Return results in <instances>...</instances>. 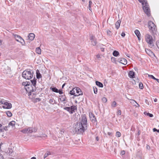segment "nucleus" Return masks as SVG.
<instances>
[{
  "mask_svg": "<svg viewBox=\"0 0 159 159\" xmlns=\"http://www.w3.org/2000/svg\"><path fill=\"white\" fill-rule=\"evenodd\" d=\"M2 41L0 39V46L1 45H2Z\"/></svg>",
  "mask_w": 159,
  "mask_h": 159,
  "instance_id": "obj_58",
  "label": "nucleus"
},
{
  "mask_svg": "<svg viewBox=\"0 0 159 159\" xmlns=\"http://www.w3.org/2000/svg\"><path fill=\"white\" fill-rule=\"evenodd\" d=\"M147 149H149L150 148V147L149 146H147Z\"/></svg>",
  "mask_w": 159,
  "mask_h": 159,
  "instance_id": "obj_60",
  "label": "nucleus"
},
{
  "mask_svg": "<svg viewBox=\"0 0 159 159\" xmlns=\"http://www.w3.org/2000/svg\"><path fill=\"white\" fill-rule=\"evenodd\" d=\"M156 44L157 47L159 48V40L157 42Z\"/></svg>",
  "mask_w": 159,
  "mask_h": 159,
  "instance_id": "obj_47",
  "label": "nucleus"
},
{
  "mask_svg": "<svg viewBox=\"0 0 159 159\" xmlns=\"http://www.w3.org/2000/svg\"><path fill=\"white\" fill-rule=\"evenodd\" d=\"M51 153L50 152H48L47 153L45 154L44 156V158L45 159L49 155H50Z\"/></svg>",
  "mask_w": 159,
  "mask_h": 159,
  "instance_id": "obj_36",
  "label": "nucleus"
},
{
  "mask_svg": "<svg viewBox=\"0 0 159 159\" xmlns=\"http://www.w3.org/2000/svg\"><path fill=\"white\" fill-rule=\"evenodd\" d=\"M43 136L44 137H45L47 136V135L45 134H43Z\"/></svg>",
  "mask_w": 159,
  "mask_h": 159,
  "instance_id": "obj_61",
  "label": "nucleus"
},
{
  "mask_svg": "<svg viewBox=\"0 0 159 159\" xmlns=\"http://www.w3.org/2000/svg\"><path fill=\"white\" fill-rule=\"evenodd\" d=\"M98 58H100V56L99 54H98L96 56Z\"/></svg>",
  "mask_w": 159,
  "mask_h": 159,
  "instance_id": "obj_52",
  "label": "nucleus"
},
{
  "mask_svg": "<svg viewBox=\"0 0 159 159\" xmlns=\"http://www.w3.org/2000/svg\"><path fill=\"white\" fill-rule=\"evenodd\" d=\"M58 93L60 94H61L63 93V92L62 90H58Z\"/></svg>",
  "mask_w": 159,
  "mask_h": 159,
  "instance_id": "obj_46",
  "label": "nucleus"
},
{
  "mask_svg": "<svg viewBox=\"0 0 159 159\" xmlns=\"http://www.w3.org/2000/svg\"><path fill=\"white\" fill-rule=\"evenodd\" d=\"M89 6H91V5H92V2H91V0H89Z\"/></svg>",
  "mask_w": 159,
  "mask_h": 159,
  "instance_id": "obj_50",
  "label": "nucleus"
},
{
  "mask_svg": "<svg viewBox=\"0 0 159 159\" xmlns=\"http://www.w3.org/2000/svg\"><path fill=\"white\" fill-rule=\"evenodd\" d=\"M116 103L115 101H114L112 102L111 104V106L112 107H116Z\"/></svg>",
  "mask_w": 159,
  "mask_h": 159,
  "instance_id": "obj_31",
  "label": "nucleus"
},
{
  "mask_svg": "<svg viewBox=\"0 0 159 159\" xmlns=\"http://www.w3.org/2000/svg\"><path fill=\"white\" fill-rule=\"evenodd\" d=\"M107 32L108 35H111V32L109 30H107Z\"/></svg>",
  "mask_w": 159,
  "mask_h": 159,
  "instance_id": "obj_41",
  "label": "nucleus"
},
{
  "mask_svg": "<svg viewBox=\"0 0 159 159\" xmlns=\"http://www.w3.org/2000/svg\"><path fill=\"white\" fill-rule=\"evenodd\" d=\"M94 92L95 94H97L98 93V90L96 88L93 87Z\"/></svg>",
  "mask_w": 159,
  "mask_h": 159,
  "instance_id": "obj_40",
  "label": "nucleus"
},
{
  "mask_svg": "<svg viewBox=\"0 0 159 159\" xmlns=\"http://www.w3.org/2000/svg\"><path fill=\"white\" fill-rule=\"evenodd\" d=\"M107 134L109 135H111L112 134V133L111 132H108Z\"/></svg>",
  "mask_w": 159,
  "mask_h": 159,
  "instance_id": "obj_53",
  "label": "nucleus"
},
{
  "mask_svg": "<svg viewBox=\"0 0 159 159\" xmlns=\"http://www.w3.org/2000/svg\"><path fill=\"white\" fill-rule=\"evenodd\" d=\"M121 36L123 37H124L125 36V33L124 32H122L121 33Z\"/></svg>",
  "mask_w": 159,
  "mask_h": 159,
  "instance_id": "obj_48",
  "label": "nucleus"
},
{
  "mask_svg": "<svg viewBox=\"0 0 159 159\" xmlns=\"http://www.w3.org/2000/svg\"><path fill=\"white\" fill-rule=\"evenodd\" d=\"M125 153V151L124 150L122 151L120 153V154L121 155H124Z\"/></svg>",
  "mask_w": 159,
  "mask_h": 159,
  "instance_id": "obj_42",
  "label": "nucleus"
},
{
  "mask_svg": "<svg viewBox=\"0 0 159 159\" xmlns=\"http://www.w3.org/2000/svg\"><path fill=\"white\" fill-rule=\"evenodd\" d=\"M131 100L132 101H133L134 102L136 103L137 105V106H136V107H139V105L138 103H137V102H136V101H134V100Z\"/></svg>",
  "mask_w": 159,
  "mask_h": 159,
  "instance_id": "obj_49",
  "label": "nucleus"
},
{
  "mask_svg": "<svg viewBox=\"0 0 159 159\" xmlns=\"http://www.w3.org/2000/svg\"><path fill=\"white\" fill-rule=\"evenodd\" d=\"M94 39H95V38L94 36H92L90 37V40L91 41L92 40H93Z\"/></svg>",
  "mask_w": 159,
  "mask_h": 159,
  "instance_id": "obj_44",
  "label": "nucleus"
},
{
  "mask_svg": "<svg viewBox=\"0 0 159 159\" xmlns=\"http://www.w3.org/2000/svg\"><path fill=\"white\" fill-rule=\"evenodd\" d=\"M121 21L120 20H119L116 22L115 24L116 28L117 29H118L120 27V24Z\"/></svg>",
  "mask_w": 159,
  "mask_h": 159,
  "instance_id": "obj_19",
  "label": "nucleus"
},
{
  "mask_svg": "<svg viewBox=\"0 0 159 159\" xmlns=\"http://www.w3.org/2000/svg\"><path fill=\"white\" fill-rule=\"evenodd\" d=\"M8 130L7 127L3 126L0 124V132H3Z\"/></svg>",
  "mask_w": 159,
  "mask_h": 159,
  "instance_id": "obj_14",
  "label": "nucleus"
},
{
  "mask_svg": "<svg viewBox=\"0 0 159 159\" xmlns=\"http://www.w3.org/2000/svg\"><path fill=\"white\" fill-rule=\"evenodd\" d=\"M148 76L150 78H152V79H153L154 80H156L157 79L155 78L153 75H148Z\"/></svg>",
  "mask_w": 159,
  "mask_h": 159,
  "instance_id": "obj_37",
  "label": "nucleus"
},
{
  "mask_svg": "<svg viewBox=\"0 0 159 159\" xmlns=\"http://www.w3.org/2000/svg\"><path fill=\"white\" fill-rule=\"evenodd\" d=\"M38 101H39L41 100V99L39 98H37L36 99Z\"/></svg>",
  "mask_w": 159,
  "mask_h": 159,
  "instance_id": "obj_55",
  "label": "nucleus"
},
{
  "mask_svg": "<svg viewBox=\"0 0 159 159\" xmlns=\"http://www.w3.org/2000/svg\"><path fill=\"white\" fill-rule=\"evenodd\" d=\"M49 102L50 103L53 104H55V101L54 99L53 98L50 99L49 100Z\"/></svg>",
  "mask_w": 159,
  "mask_h": 159,
  "instance_id": "obj_28",
  "label": "nucleus"
},
{
  "mask_svg": "<svg viewBox=\"0 0 159 159\" xmlns=\"http://www.w3.org/2000/svg\"><path fill=\"white\" fill-rule=\"evenodd\" d=\"M6 114L7 116L9 117H11L12 115L10 111H7L6 112Z\"/></svg>",
  "mask_w": 159,
  "mask_h": 159,
  "instance_id": "obj_33",
  "label": "nucleus"
},
{
  "mask_svg": "<svg viewBox=\"0 0 159 159\" xmlns=\"http://www.w3.org/2000/svg\"><path fill=\"white\" fill-rule=\"evenodd\" d=\"M50 89L52 90V91L54 92L57 93H58V89L56 87H51L50 88Z\"/></svg>",
  "mask_w": 159,
  "mask_h": 159,
  "instance_id": "obj_25",
  "label": "nucleus"
},
{
  "mask_svg": "<svg viewBox=\"0 0 159 159\" xmlns=\"http://www.w3.org/2000/svg\"><path fill=\"white\" fill-rule=\"evenodd\" d=\"M134 33L137 36V37L138 39L139 40H140V34L139 31L137 30H135Z\"/></svg>",
  "mask_w": 159,
  "mask_h": 159,
  "instance_id": "obj_17",
  "label": "nucleus"
},
{
  "mask_svg": "<svg viewBox=\"0 0 159 159\" xmlns=\"http://www.w3.org/2000/svg\"><path fill=\"white\" fill-rule=\"evenodd\" d=\"M119 54V52L116 50L114 51L113 52V55L115 57H117Z\"/></svg>",
  "mask_w": 159,
  "mask_h": 159,
  "instance_id": "obj_26",
  "label": "nucleus"
},
{
  "mask_svg": "<svg viewBox=\"0 0 159 159\" xmlns=\"http://www.w3.org/2000/svg\"><path fill=\"white\" fill-rule=\"evenodd\" d=\"M28 39L30 41H32L35 38V35L34 34L30 33L28 36Z\"/></svg>",
  "mask_w": 159,
  "mask_h": 159,
  "instance_id": "obj_15",
  "label": "nucleus"
},
{
  "mask_svg": "<svg viewBox=\"0 0 159 159\" xmlns=\"http://www.w3.org/2000/svg\"><path fill=\"white\" fill-rule=\"evenodd\" d=\"M140 2L142 3L143 9L144 12L147 15L149 16L150 10L149 5L146 0H138Z\"/></svg>",
  "mask_w": 159,
  "mask_h": 159,
  "instance_id": "obj_3",
  "label": "nucleus"
},
{
  "mask_svg": "<svg viewBox=\"0 0 159 159\" xmlns=\"http://www.w3.org/2000/svg\"><path fill=\"white\" fill-rule=\"evenodd\" d=\"M36 77L38 79L42 77V75L38 70H37L36 71Z\"/></svg>",
  "mask_w": 159,
  "mask_h": 159,
  "instance_id": "obj_20",
  "label": "nucleus"
},
{
  "mask_svg": "<svg viewBox=\"0 0 159 159\" xmlns=\"http://www.w3.org/2000/svg\"><path fill=\"white\" fill-rule=\"evenodd\" d=\"M139 87L140 89H143V85L142 83H140L139 84Z\"/></svg>",
  "mask_w": 159,
  "mask_h": 159,
  "instance_id": "obj_39",
  "label": "nucleus"
},
{
  "mask_svg": "<svg viewBox=\"0 0 159 159\" xmlns=\"http://www.w3.org/2000/svg\"><path fill=\"white\" fill-rule=\"evenodd\" d=\"M65 84H65V83H64V84L62 85V89H63V88H64V86H65Z\"/></svg>",
  "mask_w": 159,
  "mask_h": 159,
  "instance_id": "obj_54",
  "label": "nucleus"
},
{
  "mask_svg": "<svg viewBox=\"0 0 159 159\" xmlns=\"http://www.w3.org/2000/svg\"><path fill=\"white\" fill-rule=\"evenodd\" d=\"M31 159H36V158L35 157H32Z\"/></svg>",
  "mask_w": 159,
  "mask_h": 159,
  "instance_id": "obj_59",
  "label": "nucleus"
},
{
  "mask_svg": "<svg viewBox=\"0 0 159 159\" xmlns=\"http://www.w3.org/2000/svg\"><path fill=\"white\" fill-rule=\"evenodd\" d=\"M145 51L149 55H150L151 54H153L152 52L150 50L147 49V50H146Z\"/></svg>",
  "mask_w": 159,
  "mask_h": 159,
  "instance_id": "obj_30",
  "label": "nucleus"
},
{
  "mask_svg": "<svg viewBox=\"0 0 159 159\" xmlns=\"http://www.w3.org/2000/svg\"><path fill=\"white\" fill-rule=\"evenodd\" d=\"M96 84L97 86H98L102 88L103 87V84L102 83H101L100 82H99L98 81H96Z\"/></svg>",
  "mask_w": 159,
  "mask_h": 159,
  "instance_id": "obj_22",
  "label": "nucleus"
},
{
  "mask_svg": "<svg viewBox=\"0 0 159 159\" xmlns=\"http://www.w3.org/2000/svg\"><path fill=\"white\" fill-rule=\"evenodd\" d=\"M13 35L14 36L17 41L20 42L23 45H25V43L24 40L20 36L15 34H13Z\"/></svg>",
  "mask_w": 159,
  "mask_h": 159,
  "instance_id": "obj_7",
  "label": "nucleus"
},
{
  "mask_svg": "<svg viewBox=\"0 0 159 159\" xmlns=\"http://www.w3.org/2000/svg\"><path fill=\"white\" fill-rule=\"evenodd\" d=\"M6 72H4L7 74H10L11 72V69L10 67H7L6 69H5Z\"/></svg>",
  "mask_w": 159,
  "mask_h": 159,
  "instance_id": "obj_23",
  "label": "nucleus"
},
{
  "mask_svg": "<svg viewBox=\"0 0 159 159\" xmlns=\"http://www.w3.org/2000/svg\"><path fill=\"white\" fill-rule=\"evenodd\" d=\"M22 84L24 85V86H25V87H28L27 86V85L28 86L29 84H28V83H27V82H23L22 83Z\"/></svg>",
  "mask_w": 159,
  "mask_h": 159,
  "instance_id": "obj_35",
  "label": "nucleus"
},
{
  "mask_svg": "<svg viewBox=\"0 0 159 159\" xmlns=\"http://www.w3.org/2000/svg\"><path fill=\"white\" fill-rule=\"evenodd\" d=\"M64 109L68 111L70 114H72L75 112V110H77V107L73 105L70 107H64Z\"/></svg>",
  "mask_w": 159,
  "mask_h": 159,
  "instance_id": "obj_6",
  "label": "nucleus"
},
{
  "mask_svg": "<svg viewBox=\"0 0 159 159\" xmlns=\"http://www.w3.org/2000/svg\"><path fill=\"white\" fill-rule=\"evenodd\" d=\"M15 124L16 122L14 121H12L9 123L7 126H6V127H7V128L10 126H12L13 127L15 126Z\"/></svg>",
  "mask_w": 159,
  "mask_h": 159,
  "instance_id": "obj_16",
  "label": "nucleus"
},
{
  "mask_svg": "<svg viewBox=\"0 0 159 159\" xmlns=\"http://www.w3.org/2000/svg\"><path fill=\"white\" fill-rule=\"evenodd\" d=\"M89 116L91 121L93 123H95L97 120L95 117L94 114L92 113H89Z\"/></svg>",
  "mask_w": 159,
  "mask_h": 159,
  "instance_id": "obj_10",
  "label": "nucleus"
},
{
  "mask_svg": "<svg viewBox=\"0 0 159 159\" xmlns=\"http://www.w3.org/2000/svg\"><path fill=\"white\" fill-rule=\"evenodd\" d=\"M89 9L90 11H91V6H89Z\"/></svg>",
  "mask_w": 159,
  "mask_h": 159,
  "instance_id": "obj_56",
  "label": "nucleus"
},
{
  "mask_svg": "<svg viewBox=\"0 0 159 159\" xmlns=\"http://www.w3.org/2000/svg\"><path fill=\"white\" fill-rule=\"evenodd\" d=\"M36 52L38 54H40L41 53V49L39 48H37L36 49Z\"/></svg>",
  "mask_w": 159,
  "mask_h": 159,
  "instance_id": "obj_27",
  "label": "nucleus"
},
{
  "mask_svg": "<svg viewBox=\"0 0 159 159\" xmlns=\"http://www.w3.org/2000/svg\"><path fill=\"white\" fill-rule=\"evenodd\" d=\"M91 42L92 43V44L93 46H95L97 42L95 39L91 40Z\"/></svg>",
  "mask_w": 159,
  "mask_h": 159,
  "instance_id": "obj_32",
  "label": "nucleus"
},
{
  "mask_svg": "<svg viewBox=\"0 0 159 159\" xmlns=\"http://www.w3.org/2000/svg\"><path fill=\"white\" fill-rule=\"evenodd\" d=\"M33 74V71L27 70L24 71L22 75L24 78L29 80L32 78Z\"/></svg>",
  "mask_w": 159,
  "mask_h": 159,
  "instance_id": "obj_4",
  "label": "nucleus"
},
{
  "mask_svg": "<svg viewBox=\"0 0 159 159\" xmlns=\"http://www.w3.org/2000/svg\"><path fill=\"white\" fill-rule=\"evenodd\" d=\"M148 27L149 29L152 32L156 30V26L153 22L151 21H148Z\"/></svg>",
  "mask_w": 159,
  "mask_h": 159,
  "instance_id": "obj_8",
  "label": "nucleus"
},
{
  "mask_svg": "<svg viewBox=\"0 0 159 159\" xmlns=\"http://www.w3.org/2000/svg\"><path fill=\"white\" fill-rule=\"evenodd\" d=\"M60 99L61 101L63 102L65 101L66 97L65 95H62L60 96Z\"/></svg>",
  "mask_w": 159,
  "mask_h": 159,
  "instance_id": "obj_24",
  "label": "nucleus"
},
{
  "mask_svg": "<svg viewBox=\"0 0 159 159\" xmlns=\"http://www.w3.org/2000/svg\"><path fill=\"white\" fill-rule=\"evenodd\" d=\"M157 99H155L154 100V101L155 102H156L157 101Z\"/></svg>",
  "mask_w": 159,
  "mask_h": 159,
  "instance_id": "obj_64",
  "label": "nucleus"
},
{
  "mask_svg": "<svg viewBox=\"0 0 159 159\" xmlns=\"http://www.w3.org/2000/svg\"><path fill=\"white\" fill-rule=\"evenodd\" d=\"M159 83V80L157 79V80H156Z\"/></svg>",
  "mask_w": 159,
  "mask_h": 159,
  "instance_id": "obj_63",
  "label": "nucleus"
},
{
  "mask_svg": "<svg viewBox=\"0 0 159 159\" xmlns=\"http://www.w3.org/2000/svg\"><path fill=\"white\" fill-rule=\"evenodd\" d=\"M153 130L154 132L157 131V132L159 133V129L158 130L155 128H154L153 129Z\"/></svg>",
  "mask_w": 159,
  "mask_h": 159,
  "instance_id": "obj_45",
  "label": "nucleus"
},
{
  "mask_svg": "<svg viewBox=\"0 0 159 159\" xmlns=\"http://www.w3.org/2000/svg\"><path fill=\"white\" fill-rule=\"evenodd\" d=\"M102 101L104 103L106 102L107 101V98L105 97L103 98H102Z\"/></svg>",
  "mask_w": 159,
  "mask_h": 159,
  "instance_id": "obj_38",
  "label": "nucleus"
},
{
  "mask_svg": "<svg viewBox=\"0 0 159 159\" xmlns=\"http://www.w3.org/2000/svg\"><path fill=\"white\" fill-rule=\"evenodd\" d=\"M145 38L146 42L150 46H152L153 45V40L152 36L149 34H147L145 35Z\"/></svg>",
  "mask_w": 159,
  "mask_h": 159,
  "instance_id": "obj_5",
  "label": "nucleus"
},
{
  "mask_svg": "<svg viewBox=\"0 0 159 159\" xmlns=\"http://www.w3.org/2000/svg\"><path fill=\"white\" fill-rule=\"evenodd\" d=\"M75 90H76L75 88L73 89L72 90L70 91V94L71 95H74L75 96Z\"/></svg>",
  "mask_w": 159,
  "mask_h": 159,
  "instance_id": "obj_21",
  "label": "nucleus"
},
{
  "mask_svg": "<svg viewBox=\"0 0 159 159\" xmlns=\"http://www.w3.org/2000/svg\"><path fill=\"white\" fill-rule=\"evenodd\" d=\"M87 120L85 115L81 116V121L77 124L75 129V132L78 134L83 133L87 128Z\"/></svg>",
  "mask_w": 159,
  "mask_h": 159,
  "instance_id": "obj_1",
  "label": "nucleus"
},
{
  "mask_svg": "<svg viewBox=\"0 0 159 159\" xmlns=\"http://www.w3.org/2000/svg\"><path fill=\"white\" fill-rule=\"evenodd\" d=\"M144 114L145 115H146L148 116H149L150 117H152L153 116V115L152 114H150L149 113H148L147 112H144Z\"/></svg>",
  "mask_w": 159,
  "mask_h": 159,
  "instance_id": "obj_29",
  "label": "nucleus"
},
{
  "mask_svg": "<svg viewBox=\"0 0 159 159\" xmlns=\"http://www.w3.org/2000/svg\"><path fill=\"white\" fill-rule=\"evenodd\" d=\"M30 81L31 84H29L28 86L27 85L28 87H25V89L26 91L28 92L29 95L32 94L34 95V93L33 92L36 90L35 85L36 81L35 80H31Z\"/></svg>",
  "mask_w": 159,
  "mask_h": 159,
  "instance_id": "obj_2",
  "label": "nucleus"
},
{
  "mask_svg": "<svg viewBox=\"0 0 159 159\" xmlns=\"http://www.w3.org/2000/svg\"><path fill=\"white\" fill-rule=\"evenodd\" d=\"M121 133L119 131H117L116 132V137H119L121 136Z\"/></svg>",
  "mask_w": 159,
  "mask_h": 159,
  "instance_id": "obj_34",
  "label": "nucleus"
},
{
  "mask_svg": "<svg viewBox=\"0 0 159 159\" xmlns=\"http://www.w3.org/2000/svg\"><path fill=\"white\" fill-rule=\"evenodd\" d=\"M129 76L130 78H134V72L133 71H130L129 73Z\"/></svg>",
  "mask_w": 159,
  "mask_h": 159,
  "instance_id": "obj_18",
  "label": "nucleus"
},
{
  "mask_svg": "<svg viewBox=\"0 0 159 159\" xmlns=\"http://www.w3.org/2000/svg\"><path fill=\"white\" fill-rule=\"evenodd\" d=\"M75 92H76V93L75 96H77L83 94L80 88L76 87L75 88Z\"/></svg>",
  "mask_w": 159,
  "mask_h": 159,
  "instance_id": "obj_12",
  "label": "nucleus"
},
{
  "mask_svg": "<svg viewBox=\"0 0 159 159\" xmlns=\"http://www.w3.org/2000/svg\"><path fill=\"white\" fill-rule=\"evenodd\" d=\"M96 139L97 141H98L99 140V138L98 137H97L96 138Z\"/></svg>",
  "mask_w": 159,
  "mask_h": 159,
  "instance_id": "obj_57",
  "label": "nucleus"
},
{
  "mask_svg": "<svg viewBox=\"0 0 159 159\" xmlns=\"http://www.w3.org/2000/svg\"><path fill=\"white\" fill-rule=\"evenodd\" d=\"M0 102L2 104H4V103L5 102L3 101V100H1Z\"/></svg>",
  "mask_w": 159,
  "mask_h": 159,
  "instance_id": "obj_51",
  "label": "nucleus"
},
{
  "mask_svg": "<svg viewBox=\"0 0 159 159\" xmlns=\"http://www.w3.org/2000/svg\"><path fill=\"white\" fill-rule=\"evenodd\" d=\"M4 106H2L3 108L10 109L11 107V103L6 102L4 103Z\"/></svg>",
  "mask_w": 159,
  "mask_h": 159,
  "instance_id": "obj_13",
  "label": "nucleus"
},
{
  "mask_svg": "<svg viewBox=\"0 0 159 159\" xmlns=\"http://www.w3.org/2000/svg\"><path fill=\"white\" fill-rule=\"evenodd\" d=\"M21 132L23 133H31L33 131V129L31 128L24 129L20 131Z\"/></svg>",
  "mask_w": 159,
  "mask_h": 159,
  "instance_id": "obj_9",
  "label": "nucleus"
},
{
  "mask_svg": "<svg viewBox=\"0 0 159 159\" xmlns=\"http://www.w3.org/2000/svg\"><path fill=\"white\" fill-rule=\"evenodd\" d=\"M112 62L117 64V63L118 62L124 65H126L127 63V60H120V61H119V60H113Z\"/></svg>",
  "mask_w": 159,
  "mask_h": 159,
  "instance_id": "obj_11",
  "label": "nucleus"
},
{
  "mask_svg": "<svg viewBox=\"0 0 159 159\" xmlns=\"http://www.w3.org/2000/svg\"><path fill=\"white\" fill-rule=\"evenodd\" d=\"M117 115L118 116L121 115V111L120 110H118L117 112Z\"/></svg>",
  "mask_w": 159,
  "mask_h": 159,
  "instance_id": "obj_43",
  "label": "nucleus"
},
{
  "mask_svg": "<svg viewBox=\"0 0 159 159\" xmlns=\"http://www.w3.org/2000/svg\"><path fill=\"white\" fill-rule=\"evenodd\" d=\"M101 51L102 52H104V49L103 48H101Z\"/></svg>",
  "mask_w": 159,
  "mask_h": 159,
  "instance_id": "obj_62",
  "label": "nucleus"
}]
</instances>
